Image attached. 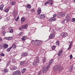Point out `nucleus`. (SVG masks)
Returning <instances> with one entry per match:
<instances>
[{
    "instance_id": "5fc2aeb1",
    "label": "nucleus",
    "mask_w": 75,
    "mask_h": 75,
    "mask_svg": "<svg viewBox=\"0 0 75 75\" xmlns=\"http://www.w3.org/2000/svg\"><path fill=\"white\" fill-rule=\"evenodd\" d=\"M22 70H23V71H25V70H26V69H25L24 68V69H23Z\"/></svg>"
},
{
    "instance_id": "20e7f679",
    "label": "nucleus",
    "mask_w": 75,
    "mask_h": 75,
    "mask_svg": "<svg viewBox=\"0 0 75 75\" xmlns=\"http://www.w3.org/2000/svg\"><path fill=\"white\" fill-rule=\"evenodd\" d=\"M28 27V24H27L25 25H23L21 26L20 28H19V30H23V29H26Z\"/></svg>"
},
{
    "instance_id": "412c9836",
    "label": "nucleus",
    "mask_w": 75,
    "mask_h": 75,
    "mask_svg": "<svg viewBox=\"0 0 75 75\" xmlns=\"http://www.w3.org/2000/svg\"><path fill=\"white\" fill-rule=\"evenodd\" d=\"M56 45H57V46H59V41L57 40L56 42Z\"/></svg>"
},
{
    "instance_id": "473e14b6",
    "label": "nucleus",
    "mask_w": 75,
    "mask_h": 75,
    "mask_svg": "<svg viewBox=\"0 0 75 75\" xmlns=\"http://www.w3.org/2000/svg\"><path fill=\"white\" fill-rule=\"evenodd\" d=\"M42 61L43 62H46V59L43 58L42 59Z\"/></svg>"
},
{
    "instance_id": "c756f323",
    "label": "nucleus",
    "mask_w": 75,
    "mask_h": 75,
    "mask_svg": "<svg viewBox=\"0 0 75 75\" xmlns=\"http://www.w3.org/2000/svg\"><path fill=\"white\" fill-rule=\"evenodd\" d=\"M14 32V30L13 29H11L9 31V33H13Z\"/></svg>"
},
{
    "instance_id": "0eeeda50",
    "label": "nucleus",
    "mask_w": 75,
    "mask_h": 75,
    "mask_svg": "<svg viewBox=\"0 0 75 75\" xmlns=\"http://www.w3.org/2000/svg\"><path fill=\"white\" fill-rule=\"evenodd\" d=\"M42 42V41L38 40H37L36 41V43L35 44V45H39L41 44Z\"/></svg>"
},
{
    "instance_id": "7ed1b4c3",
    "label": "nucleus",
    "mask_w": 75,
    "mask_h": 75,
    "mask_svg": "<svg viewBox=\"0 0 75 75\" xmlns=\"http://www.w3.org/2000/svg\"><path fill=\"white\" fill-rule=\"evenodd\" d=\"M50 65H48L47 66H45L43 67V70L42 71L43 73H45L48 71V68H49V67Z\"/></svg>"
},
{
    "instance_id": "09e8293b",
    "label": "nucleus",
    "mask_w": 75,
    "mask_h": 75,
    "mask_svg": "<svg viewBox=\"0 0 75 75\" xmlns=\"http://www.w3.org/2000/svg\"><path fill=\"white\" fill-rule=\"evenodd\" d=\"M5 34H6V32L5 31H4L2 33V34L3 35H4Z\"/></svg>"
},
{
    "instance_id": "052dcab7",
    "label": "nucleus",
    "mask_w": 75,
    "mask_h": 75,
    "mask_svg": "<svg viewBox=\"0 0 75 75\" xmlns=\"http://www.w3.org/2000/svg\"><path fill=\"white\" fill-rule=\"evenodd\" d=\"M1 59H0V62H1Z\"/></svg>"
},
{
    "instance_id": "bf43d9fd",
    "label": "nucleus",
    "mask_w": 75,
    "mask_h": 75,
    "mask_svg": "<svg viewBox=\"0 0 75 75\" xmlns=\"http://www.w3.org/2000/svg\"><path fill=\"white\" fill-rule=\"evenodd\" d=\"M74 1V2H75V0H73Z\"/></svg>"
},
{
    "instance_id": "f8f14e48",
    "label": "nucleus",
    "mask_w": 75,
    "mask_h": 75,
    "mask_svg": "<svg viewBox=\"0 0 75 75\" xmlns=\"http://www.w3.org/2000/svg\"><path fill=\"white\" fill-rule=\"evenodd\" d=\"M54 34H51L49 36V37L50 38V39H52V38H54Z\"/></svg>"
},
{
    "instance_id": "bb28decb",
    "label": "nucleus",
    "mask_w": 75,
    "mask_h": 75,
    "mask_svg": "<svg viewBox=\"0 0 75 75\" xmlns=\"http://www.w3.org/2000/svg\"><path fill=\"white\" fill-rule=\"evenodd\" d=\"M25 63V62H24V61H22L21 62H20V64L21 65H24Z\"/></svg>"
},
{
    "instance_id": "3c124183",
    "label": "nucleus",
    "mask_w": 75,
    "mask_h": 75,
    "mask_svg": "<svg viewBox=\"0 0 75 75\" xmlns=\"http://www.w3.org/2000/svg\"><path fill=\"white\" fill-rule=\"evenodd\" d=\"M4 28H5V27H3L1 28L2 30H4Z\"/></svg>"
},
{
    "instance_id": "aec40b11",
    "label": "nucleus",
    "mask_w": 75,
    "mask_h": 75,
    "mask_svg": "<svg viewBox=\"0 0 75 75\" xmlns=\"http://www.w3.org/2000/svg\"><path fill=\"white\" fill-rule=\"evenodd\" d=\"M7 39H8V40H12L13 39V37H8L7 38Z\"/></svg>"
},
{
    "instance_id": "72a5a7b5",
    "label": "nucleus",
    "mask_w": 75,
    "mask_h": 75,
    "mask_svg": "<svg viewBox=\"0 0 75 75\" xmlns=\"http://www.w3.org/2000/svg\"><path fill=\"white\" fill-rule=\"evenodd\" d=\"M11 4L13 6H14L15 4H16V2H15L14 1H13V2H11Z\"/></svg>"
},
{
    "instance_id": "37998d69",
    "label": "nucleus",
    "mask_w": 75,
    "mask_h": 75,
    "mask_svg": "<svg viewBox=\"0 0 75 75\" xmlns=\"http://www.w3.org/2000/svg\"><path fill=\"white\" fill-rule=\"evenodd\" d=\"M72 22H75V18H73L71 20Z\"/></svg>"
},
{
    "instance_id": "c85d7f7f",
    "label": "nucleus",
    "mask_w": 75,
    "mask_h": 75,
    "mask_svg": "<svg viewBox=\"0 0 75 75\" xmlns=\"http://www.w3.org/2000/svg\"><path fill=\"white\" fill-rule=\"evenodd\" d=\"M9 11V9H8V8H6L5 10H4L5 12H6V13H8V12Z\"/></svg>"
},
{
    "instance_id": "c03bdc74",
    "label": "nucleus",
    "mask_w": 75,
    "mask_h": 75,
    "mask_svg": "<svg viewBox=\"0 0 75 75\" xmlns=\"http://www.w3.org/2000/svg\"><path fill=\"white\" fill-rule=\"evenodd\" d=\"M54 17H57V13L54 14L53 15Z\"/></svg>"
},
{
    "instance_id": "a211bd4d",
    "label": "nucleus",
    "mask_w": 75,
    "mask_h": 75,
    "mask_svg": "<svg viewBox=\"0 0 75 75\" xmlns=\"http://www.w3.org/2000/svg\"><path fill=\"white\" fill-rule=\"evenodd\" d=\"M4 5L3 4L1 5L0 6V10H1V11H3V6Z\"/></svg>"
},
{
    "instance_id": "58836bf2",
    "label": "nucleus",
    "mask_w": 75,
    "mask_h": 75,
    "mask_svg": "<svg viewBox=\"0 0 75 75\" xmlns=\"http://www.w3.org/2000/svg\"><path fill=\"white\" fill-rule=\"evenodd\" d=\"M23 32H21L20 33V34H19V36H21V35H23Z\"/></svg>"
},
{
    "instance_id": "ddd939ff",
    "label": "nucleus",
    "mask_w": 75,
    "mask_h": 75,
    "mask_svg": "<svg viewBox=\"0 0 75 75\" xmlns=\"http://www.w3.org/2000/svg\"><path fill=\"white\" fill-rule=\"evenodd\" d=\"M54 61V59H51L49 62V66L50 65H51L52 63V62H53Z\"/></svg>"
},
{
    "instance_id": "393cba45",
    "label": "nucleus",
    "mask_w": 75,
    "mask_h": 75,
    "mask_svg": "<svg viewBox=\"0 0 75 75\" xmlns=\"http://www.w3.org/2000/svg\"><path fill=\"white\" fill-rule=\"evenodd\" d=\"M21 20L22 22H24L25 21V19L24 18H22L21 19Z\"/></svg>"
},
{
    "instance_id": "603ef678",
    "label": "nucleus",
    "mask_w": 75,
    "mask_h": 75,
    "mask_svg": "<svg viewBox=\"0 0 75 75\" xmlns=\"http://www.w3.org/2000/svg\"><path fill=\"white\" fill-rule=\"evenodd\" d=\"M2 40V38L0 37V41H1Z\"/></svg>"
},
{
    "instance_id": "4be33fe9",
    "label": "nucleus",
    "mask_w": 75,
    "mask_h": 75,
    "mask_svg": "<svg viewBox=\"0 0 75 75\" xmlns=\"http://www.w3.org/2000/svg\"><path fill=\"white\" fill-rule=\"evenodd\" d=\"M11 48H12V47H11L7 48L6 49V51H7V52H9L10 51V50L11 49Z\"/></svg>"
},
{
    "instance_id": "6e6d98bb",
    "label": "nucleus",
    "mask_w": 75,
    "mask_h": 75,
    "mask_svg": "<svg viewBox=\"0 0 75 75\" xmlns=\"http://www.w3.org/2000/svg\"><path fill=\"white\" fill-rule=\"evenodd\" d=\"M2 18V17L1 16H0V20H1Z\"/></svg>"
},
{
    "instance_id": "c9c22d12",
    "label": "nucleus",
    "mask_w": 75,
    "mask_h": 75,
    "mask_svg": "<svg viewBox=\"0 0 75 75\" xmlns=\"http://www.w3.org/2000/svg\"><path fill=\"white\" fill-rule=\"evenodd\" d=\"M31 12H32L33 13H35V9H32L31 10Z\"/></svg>"
},
{
    "instance_id": "f257e3e1",
    "label": "nucleus",
    "mask_w": 75,
    "mask_h": 75,
    "mask_svg": "<svg viewBox=\"0 0 75 75\" xmlns=\"http://www.w3.org/2000/svg\"><path fill=\"white\" fill-rule=\"evenodd\" d=\"M53 70L54 71H56L57 70H59V72H61L62 70H63V69L61 68V66L59 64H57L54 66L53 67Z\"/></svg>"
},
{
    "instance_id": "864d4df0",
    "label": "nucleus",
    "mask_w": 75,
    "mask_h": 75,
    "mask_svg": "<svg viewBox=\"0 0 75 75\" xmlns=\"http://www.w3.org/2000/svg\"><path fill=\"white\" fill-rule=\"evenodd\" d=\"M47 2H45V3H44V4H45V5H47Z\"/></svg>"
},
{
    "instance_id": "39448f33",
    "label": "nucleus",
    "mask_w": 75,
    "mask_h": 75,
    "mask_svg": "<svg viewBox=\"0 0 75 75\" xmlns=\"http://www.w3.org/2000/svg\"><path fill=\"white\" fill-rule=\"evenodd\" d=\"M65 16V12H61L59 13L58 15V18H62L63 17H64Z\"/></svg>"
},
{
    "instance_id": "e433bc0d",
    "label": "nucleus",
    "mask_w": 75,
    "mask_h": 75,
    "mask_svg": "<svg viewBox=\"0 0 75 75\" xmlns=\"http://www.w3.org/2000/svg\"><path fill=\"white\" fill-rule=\"evenodd\" d=\"M17 68V67H15L14 66L13 67V68L12 69V70H15V69H16Z\"/></svg>"
},
{
    "instance_id": "a19ab883",
    "label": "nucleus",
    "mask_w": 75,
    "mask_h": 75,
    "mask_svg": "<svg viewBox=\"0 0 75 75\" xmlns=\"http://www.w3.org/2000/svg\"><path fill=\"white\" fill-rule=\"evenodd\" d=\"M3 48V47L1 45H0V50H1Z\"/></svg>"
},
{
    "instance_id": "7c9ffc66",
    "label": "nucleus",
    "mask_w": 75,
    "mask_h": 75,
    "mask_svg": "<svg viewBox=\"0 0 75 75\" xmlns=\"http://www.w3.org/2000/svg\"><path fill=\"white\" fill-rule=\"evenodd\" d=\"M55 48H56V47H55L54 45H53L52 47V50H54Z\"/></svg>"
},
{
    "instance_id": "4d7b16f0",
    "label": "nucleus",
    "mask_w": 75,
    "mask_h": 75,
    "mask_svg": "<svg viewBox=\"0 0 75 75\" xmlns=\"http://www.w3.org/2000/svg\"><path fill=\"white\" fill-rule=\"evenodd\" d=\"M7 38H8L5 37L4 38H5V39H6V40H8V39H7Z\"/></svg>"
},
{
    "instance_id": "b1692460",
    "label": "nucleus",
    "mask_w": 75,
    "mask_h": 75,
    "mask_svg": "<svg viewBox=\"0 0 75 75\" xmlns=\"http://www.w3.org/2000/svg\"><path fill=\"white\" fill-rule=\"evenodd\" d=\"M49 3H50V4L51 6H52L53 4V1H52V0H49Z\"/></svg>"
},
{
    "instance_id": "f03ea898",
    "label": "nucleus",
    "mask_w": 75,
    "mask_h": 75,
    "mask_svg": "<svg viewBox=\"0 0 75 75\" xmlns=\"http://www.w3.org/2000/svg\"><path fill=\"white\" fill-rule=\"evenodd\" d=\"M39 62H40V58L38 57H36L35 59V61L33 62V64L35 66V65H37V64L39 63Z\"/></svg>"
},
{
    "instance_id": "6ab92c4d",
    "label": "nucleus",
    "mask_w": 75,
    "mask_h": 75,
    "mask_svg": "<svg viewBox=\"0 0 75 75\" xmlns=\"http://www.w3.org/2000/svg\"><path fill=\"white\" fill-rule=\"evenodd\" d=\"M66 20L67 22H69V17L68 16H66Z\"/></svg>"
},
{
    "instance_id": "8fccbe9b",
    "label": "nucleus",
    "mask_w": 75,
    "mask_h": 75,
    "mask_svg": "<svg viewBox=\"0 0 75 75\" xmlns=\"http://www.w3.org/2000/svg\"><path fill=\"white\" fill-rule=\"evenodd\" d=\"M46 3H47V4H50V2L49 1H47Z\"/></svg>"
},
{
    "instance_id": "dca6fc26",
    "label": "nucleus",
    "mask_w": 75,
    "mask_h": 75,
    "mask_svg": "<svg viewBox=\"0 0 75 75\" xmlns=\"http://www.w3.org/2000/svg\"><path fill=\"white\" fill-rule=\"evenodd\" d=\"M41 12V9H39L38 11V15L40 14Z\"/></svg>"
},
{
    "instance_id": "2eb2a0df",
    "label": "nucleus",
    "mask_w": 75,
    "mask_h": 75,
    "mask_svg": "<svg viewBox=\"0 0 75 75\" xmlns=\"http://www.w3.org/2000/svg\"><path fill=\"white\" fill-rule=\"evenodd\" d=\"M11 47H12V48H13V49H15L16 47V45L13 44L12 46Z\"/></svg>"
},
{
    "instance_id": "9d476101",
    "label": "nucleus",
    "mask_w": 75,
    "mask_h": 75,
    "mask_svg": "<svg viewBox=\"0 0 75 75\" xmlns=\"http://www.w3.org/2000/svg\"><path fill=\"white\" fill-rule=\"evenodd\" d=\"M56 20V18L54 17L50 18L49 20V21H54Z\"/></svg>"
},
{
    "instance_id": "6e6552de",
    "label": "nucleus",
    "mask_w": 75,
    "mask_h": 75,
    "mask_svg": "<svg viewBox=\"0 0 75 75\" xmlns=\"http://www.w3.org/2000/svg\"><path fill=\"white\" fill-rule=\"evenodd\" d=\"M39 18L42 19L44 18L45 17V16L44 14H41L40 15H39Z\"/></svg>"
},
{
    "instance_id": "79ce46f5",
    "label": "nucleus",
    "mask_w": 75,
    "mask_h": 75,
    "mask_svg": "<svg viewBox=\"0 0 75 75\" xmlns=\"http://www.w3.org/2000/svg\"><path fill=\"white\" fill-rule=\"evenodd\" d=\"M0 55L1 57H4L5 55L4 53L0 54Z\"/></svg>"
},
{
    "instance_id": "de8ad7c7",
    "label": "nucleus",
    "mask_w": 75,
    "mask_h": 75,
    "mask_svg": "<svg viewBox=\"0 0 75 75\" xmlns=\"http://www.w3.org/2000/svg\"><path fill=\"white\" fill-rule=\"evenodd\" d=\"M21 72L22 74H24V73L25 72V71L22 70L21 71Z\"/></svg>"
},
{
    "instance_id": "4468645a",
    "label": "nucleus",
    "mask_w": 75,
    "mask_h": 75,
    "mask_svg": "<svg viewBox=\"0 0 75 75\" xmlns=\"http://www.w3.org/2000/svg\"><path fill=\"white\" fill-rule=\"evenodd\" d=\"M62 50H60L59 51V52L57 54L58 56L59 57L60 56V55H61V54H62Z\"/></svg>"
},
{
    "instance_id": "4c0bfd02",
    "label": "nucleus",
    "mask_w": 75,
    "mask_h": 75,
    "mask_svg": "<svg viewBox=\"0 0 75 75\" xmlns=\"http://www.w3.org/2000/svg\"><path fill=\"white\" fill-rule=\"evenodd\" d=\"M19 18V17L18 16L16 18H15V21H17L18 20V19Z\"/></svg>"
},
{
    "instance_id": "cd10ccee",
    "label": "nucleus",
    "mask_w": 75,
    "mask_h": 75,
    "mask_svg": "<svg viewBox=\"0 0 75 75\" xmlns=\"http://www.w3.org/2000/svg\"><path fill=\"white\" fill-rule=\"evenodd\" d=\"M70 68V70L72 71L73 70V69H74V66L73 65L71 66Z\"/></svg>"
},
{
    "instance_id": "49530a36",
    "label": "nucleus",
    "mask_w": 75,
    "mask_h": 75,
    "mask_svg": "<svg viewBox=\"0 0 75 75\" xmlns=\"http://www.w3.org/2000/svg\"><path fill=\"white\" fill-rule=\"evenodd\" d=\"M72 41L71 42H70L69 45L72 46Z\"/></svg>"
},
{
    "instance_id": "e2e57ef3",
    "label": "nucleus",
    "mask_w": 75,
    "mask_h": 75,
    "mask_svg": "<svg viewBox=\"0 0 75 75\" xmlns=\"http://www.w3.org/2000/svg\"><path fill=\"white\" fill-rule=\"evenodd\" d=\"M49 31L50 32V30H49Z\"/></svg>"
},
{
    "instance_id": "2f4dec72",
    "label": "nucleus",
    "mask_w": 75,
    "mask_h": 75,
    "mask_svg": "<svg viewBox=\"0 0 75 75\" xmlns=\"http://www.w3.org/2000/svg\"><path fill=\"white\" fill-rule=\"evenodd\" d=\"M4 73H6V72H8V70L7 69H4Z\"/></svg>"
},
{
    "instance_id": "680f3d73",
    "label": "nucleus",
    "mask_w": 75,
    "mask_h": 75,
    "mask_svg": "<svg viewBox=\"0 0 75 75\" xmlns=\"http://www.w3.org/2000/svg\"><path fill=\"white\" fill-rule=\"evenodd\" d=\"M69 43H70V41H69Z\"/></svg>"
},
{
    "instance_id": "5701e85b",
    "label": "nucleus",
    "mask_w": 75,
    "mask_h": 75,
    "mask_svg": "<svg viewBox=\"0 0 75 75\" xmlns=\"http://www.w3.org/2000/svg\"><path fill=\"white\" fill-rule=\"evenodd\" d=\"M26 36H24L22 37V40L23 41H25V40H26Z\"/></svg>"
},
{
    "instance_id": "ea45409f",
    "label": "nucleus",
    "mask_w": 75,
    "mask_h": 75,
    "mask_svg": "<svg viewBox=\"0 0 75 75\" xmlns=\"http://www.w3.org/2000/svg\"><path fill=\"white\" fill-rule=\"evenodd\" d=\"M71 47H72V46H71L69 45V47L68 48V50H71Z\"/></svg>"
},
{
    "instance_id": "1a4fd4ad",
    "label": "nucleus",
    "mask_w": 75,
    "mask_h": 75,
    "mask_svg": "<svg viewBox=\"0 0 75 75\" xmlns=\"http://www.w3.org/2000/svg\"><path fill=\"white\" fill-rule=\"evenodd\" d=\"M61 36L63 37H67L68 36V34L67 33H64L62 32L61 33Z\"/></svg>"
},
{
    "instance_id": "a18cd8bd",
    "label": "nucleus",
    "mask_w": 75,
    "mask_h": 75,
    "mask_svg": "<svg viewBox=\"0 0 75 75\" xmlns=\"http://www.w3.org/2000/svg\"><path fill=\"white\" fill-rule=\"evenodd\" d=\"M72 55L71 54L70 55V59H72Z\"/></svg>"
},
{
    "instance_id": "a878e982",
    "label": "nucleus",
    "mask_w": 75,
    "mask_h": 75,
    "mask_svg": "<svg viewBox=\"0 0 75 75\" xmlns=\"http://www.w3.org/2000/svg\"><path fill=\"white\" fill-rule=\"evenodd\" d=\"M36 41V40H32V44H33V45H35Z\"/></svg>"
},
{
    "instance_id": "423d86ee",
    "label": "nucleus",
    "mask_w": 75,
    "mask_h": 75,
    "mask_svg": "<svg viewBox=\"0 0 75 75\" xmlns=\"http://www.w3.org/2000/svg\"><path fill=\"white\" fill-rule=\"evenodd\" d=\"M13 75H21V72L19 70H17L16 71L14 72L13 73Z\"/></svg>"
},
{
    "instance_id": "9b49d317",
    "label": "nucleus",
    "mask_w": 75,
    "mask_h": 75,
    "mask_svg": "<svg viewBox=\"0 0 75 75\" xmlns=\"http://www.w3.org/2000/svg\"><path fill=\"white\" fill-rule=\"evenodd\" d=\"M28 55V53L27 52H24L23 53H22L21 55L22 57H27Z\"/></svg>"
},
{
    "instance_id": "13d9d810",
    "label": "nucleus",
    "mask_w": 75,
    "mask_h": 75,
    "mask_svg": "<svg viewBox=\"0 0 75 75\" xmlns=\"http://www.w3.org/2000/svg\"><path fill=\"white\" fill-rule=\"evenodd\" d=\"M63 23H65V21H63Z\"/></svg>"
},
{
    "instance_id": "f3484780",
    "label": "nucleus",
    "mask_w": 75,
    "mask_h": 75,
    "mask_svg": "<svg viewBox=\"0 0 75 75\" xmlns=\"http://www.w3.org/2000/svg\"><path fill=\"white\" fill-rule=\"evenodd\" d=\"M3 47H4V48H8V45L7 44H5L4 45Z\"/></svg>"
},
{
    "instance_id": "f704fd0d",
    "label": "nucleus",
    "mask_w": 75,
    "mask_h": 75,
    "mask_svg": "<svg viewBox=\"0 0 75 75\" xmlns=\"http://www.w3.org/2000/svg\"><path fill=\"white\" fill-rule=\"evenodd\" d=\"M26 7L28 8H30L31 7V5L30 4H28L27 6Z\"/></svg>"
}]
</instances>
